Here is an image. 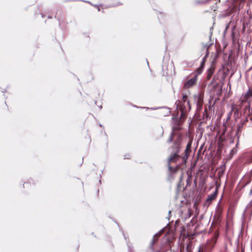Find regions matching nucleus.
Masks as SVG:
<instances>
[{"label":"nucleus","instance_id":"f257e3e1","mask_svg":"<svg viewBox=\"0 0 252 252\" xmlns=\"http://www.w3.org/2000/svg\"><path fill=\"white\" fill-rule=\"evenodd\" d=\"M165 228L161 229L158 232L155 234L153 238L152 241L149 248V252H172L171 241L170 239L167 237L163 238L158 250H155L153 247L154 244L157 242V237H158L164 231Z\"/></svg>","mask_w":252,"mask_h":252},{"label":"nucleus","instance_id":"f03ea898","mask_svg":"<svg viewBox=\"0 0 252 252\" xmlns=\"http://www.w3.org/2000/svg\"><path fill=\"white\" fill-rule=\"evenodd\" d=\"M181 139L178 137L174 142V145L169 148V151L170 153V156L168 159V169L172 171L173 170V167L170 165L172 163H175L179 159L180 156L179 153L181 148Z\"/></svg>","mask_w":252,"mask_h":252},{"label":"nucleus","instance_id":"7ed1b4c3","mask_svg":"<svg viewBox=\"0 0 252 252\" xmlns=\"http://www.w3.org/2000/svg\"><path fill=\"white\" fill-rule=\"evenodd\" d=\"M247 121H248L247 119H246L245 121H241L237 125V129L235 135V137H236L237 139V145L239 144L241 133L242 132L244 125L245 122Z\"/></svg>","mask_w":252,"mask_h":252},{"label":"nucleus","instance_id":"20e7f679","mask_svg":"<svg viewBox=\"0 0 252 252\" xmlns=\"http://www.w3.org/2000/svg\"><path fill=\"white\" fill-rule=\"evenodd\" d=\"M194 99L196 103L197 108L201 109L203 103V94L201 93H198L194 95Z\"/></svg>","mask_w":252,"mask_h":252},{"label":"nucleus","instance_id":"39448f33","mask_svg":"<svg viewBox=\"0 0 252 252\" xmlns=\"http://www.w3.org/2000/svg\"><path fill=\"white\" fill-rule=\"evenodd\" d=\"M197 75H194L192 78L188 80L184 84V88L188 89L194 86L197 82Z\"/></svg>","mask_w":252,"mask_h":252},{"label":"nucleus","instance_id":"423d86ee","mask_svg":"<svg viewBox=\"0 0 252 252\" xmlns=\"http://www.w3.org/2000/svg\"><path fill=\"white\" fill-rule=\"evenodd\" d=\"M217 194L218 189H216V190L213 193L208 195L207 198L206 199V202H211L214 200L216 198Z\"/></svg>","mask_w":252,"mask_h":252},{"label":"nucleus","instance_id":"0eeeda50","mask_svg":"<svg viewBox=\"0 0 252 252\" xmlns=\"http://www.w3.org/2000/svg\"><path fill=\"white\" fill-rule=\"evenodd\" d=\"M182 101L184 103V105H185V103H187V104L189 110H190L191 109V106L189 103V101L188 100V95L186 94H182Z\"/></svg>","mask_w":252,"mask_h":252},{"label":"nucleus","instance_id":"6e6552de","mask_svg":"<svg viewBox=\"0 0 252 252\" xmlns=\"http://www.w3.org/2000/svg\"><path fill=\"white\" fill-rule=\"evenodd\" d=\"M190 144H189V143L188 144L187 146V148L185 150V156H184V159L185 160L187 159L188 158V152L189 151H190Z\"/></svg>","mask_w":252,"mask_h":252},{"label":"nucleus","instance_id":"1a4fd4ad","mask_svg":"<svg viewBox=\"0 0 252 252\" xmlns=\"http://www.w3.org/2000/svg\"><path fill=\"white\" fill-rule=\"evenodd\" d=\"M252 96V89H251L249 88L248 91L247 92V93L245 94L244 97L246 99L249 98L250 96Z\"/></svg>","mask_w":252,"mask_h":252},{"label":"nucleus","instance_id":"9d476101","mask_svg":"<svg viewBox=\"0 0 252 252\" xmlns=\"http://www.w3.org/2000/svg\"><path fill=\"white\" fill-rule=\"evenodd\" d=\"M213 73V71L212 68H209L208 71V76L207 78L208 79H210L211 77L212 76V74Z\"/></svg>","mask_w":252,"mask_h":252},{"label":"nucleus","instance_id":"9b49d317","mask_svg":"<svg viewBox=\"0 0 252 252\" xmlns=\"http://www.w3.org/2000/svg\"><path fill=\"white\" fill-rule=\"evenodd\" d=\"M173 134H174V132H173V131H172L171 132V134H170L168 139L167 140V142L168 143H171L172 141V140H173L172 136H173Z\"/></svg>","mask_w":252,"mask_h":252},{"label":"nucleus","instance_id":"f8f14e48","mask_svg":"<svg viewBox=\"0 0 252 252\" xmlns=\"http://www.w3.org/2000/svg\"><path fill=\"white\" fill-rule=\"evenodd\" d=\"M238 144L237 145L236 144V147L235 148H233L231 151V153L232 154H235L236 153L237 151V146Z\"/></svg>","mask_w":252,"mask_h":252},{"label":"nucleus","instance_id":"ddd939ff","mask_svg":"<svg viewBox=\"0 0 252 252\" xmlns=\"http://www.w3.org/2000/svg\"><path fill=\"white\" fill-rule=\"evenodd\" d=\"M202 71V69L201 68V67H200L198 69H197V72L198 74H200L201 73Z\"/></svg>","mask_w":252,"mask_h":252},{"label":"nucleus","instance_id":"4468645a","mask_svg":"<svg viewBox=\"0 0 252 252\" xmlns=\"http://www.w3.org/2000/svg\"><path fill=\"white\" fill-rule=\"evenodd\" d=\"M218 211L219 212V211L220 210V207H218Z\"/></svg>","mask_w":252,"mask_h":252},{"label":"nucleus","instance_id":"2eb2a0df","mask_svg":"<svg viewBox=\"0 0 252 252\" xmlns=\"http://www.w3.org/2000/svg\"><path fill=\"white\" fill-rule=\"evenodd\" d=\"M124 158H128V157H126L125 156Z\"/></svg>","mask_w":252,"mask_h":252},{"label":"nucleus","instance_id":"dca6fc26","mask_svg":"<svg viewBox=\"0 0 252 252\" xmlns=\"http://www.w3.org/2000/svg\"><path fill=\"white\" fill-rule=\"evenodd\" d=\"M169 215L171 214V211H169L168 212Z\"/></svg>","mask_w":252,"mask_h":252},{"label":"nucleus","instance_id":"f3484780","mask_svg":"<svg viewBox=\"0 0 252 252\" xmlns=\"http://www.w3.org/2000/svg\"><path fill=\"white\" fill-rule=\"evenodd\" d=\"M203 63H204V62L203 61V62H202L201 66H202V65H203Z\"/></svg>","mask_w":252,"mask_h":252},{"label":"nucleus","instance_id":"a211bd4d","mask_svg":"<svg viewBox=\"0 0 252 252\" xmlns=\"http://www.w3.org/2000/svg\"><path fill=\"white\" fill-rule=\"evenodd\" d=\"M48 18H51V16H48Z\"/></svg>","mask_w":252,"mask_h":252},{"label":"nucleus","instance_id":"6ab92c4d","mask_svg":"<svg viewBox=\"0 0 252 252\" xmlns=\"http://www.w3.org/2000/svg\"><path fill=\"white\" fill-rule=\"evenodd\" d=\"M199 252H200V251H199Z\"/></svg>","mask_w":252,"mask_h":252}]
</instances>
